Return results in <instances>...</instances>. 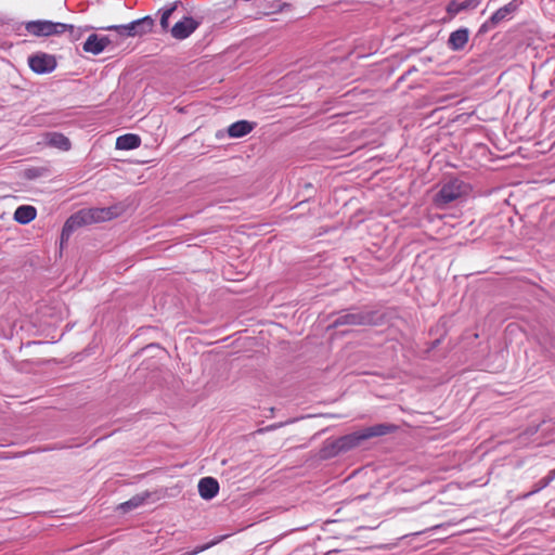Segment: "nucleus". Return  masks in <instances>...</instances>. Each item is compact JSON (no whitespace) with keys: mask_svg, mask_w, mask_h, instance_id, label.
I'll list each match as a JSON object with an SVG mask.
<instances>
[{"mask_svg":"<svg viewBox=\"0 0 555 555\" xmlns=\"http://www.w3.org/2000/svg\"><path fill=\"white\" fill-rule=\"evenodd\" d=\"M197 488L202 499L211 500L219 492V482L212 477H204L198 481Z\"/></svg>","mask_w":555,"mask_h":555,"instance_id":"11","label":"nucleus"},{"mask_svg":"<svg viewBox=\"0 0 555 555\" xmlns=\"http://www.w3.org/2000/svg\"><path fill=\"white\" fill-rule=\"evenodd\" d=\"M374 315L371 312L353 311L340 314L334 321V326L339 325H369L373 323Z\"/></svg>","mask_w":555,"mask_h":555,"instance_id":"7","label":"nucleus"},{"mask_svg":"<svg viewBox=\"0 0 555 555\" xmlns=\"http://www.w3.org/2000/svg\"><path fill=\"white\" fill-rule=\"evenodd\" d=\"M179 2H175L168 8L162 10L160 16V26L163 29H167L169 27V18L176 12Z\"/></svg>","mask_w":555,"mask_h":555,"instance_id":"20","label":"nucleus"},{"mask_svg":"<svg viewBox=\"0 0 555 555\" xmlns=\"http://www.w3.org/2000/svg\"><path fill=\"white\" fill-rule=\"evenodd\" d=\"M468 193V185L462 180L451 179L446 182L435 196L437 206L448 205Z\"/></svg>","mask_w":555,"mask_h":555,"instance_id":"3","label":"nucleus"},{"mask_svg":"<svg viewBox=\"0 0 555 555\" xmlns=\"http://www.w3.org/2000/svg\"><path fill=\"white\" fill-rule=\"evenodd\" d=\"M37 210L34 206L22 205L14 212V220L21 224H27L36 218Z\"/></svg>","mask_w":555,"mask_h":555,"instance_id":"14","label":"nucleus"},{"mask_svg":"<svg viewBox=\"0 0 555 555\" xmlns=\"http://www.w3.org/2000/svg\"><path fill=\"white\" fill-rule=\"evenodd\" d=\"M518 4L516 0L508 2L502 8L498 9L491 17L486 21L479 28V34L488 33L489 30L496 27L503 21L509 20L512 14L517 10Z\"/></svg>","mask_w":555,"mask_h":555,"instance_id":"6","label":"nucleus"},{"mask_svg":"<svg viewBox=\"0 0 555 555\" xmlns=\"http://www.w3.org/2000/svg\"><path fill=\"white\" fill-rule=\"evenodd\" d=\"M477 5H478V1L477 0H465V1H462V2H459L456 0H452L448 4V7H447V12L451 16H454V15L459 14L462 11L475 9V8H477Z\"/></svg>","mask_w":555,"mask_h":555,"instance_id":"16","label":"nucleus"},{"mask_svg":"<svg viewBox=\"0 0 555 555\" xmlns=\"http://www.w3.org/2000/svg\"><path fill=\"white\" fill-rule=\"evenodd\" d=\"M154 20L151 16H144L125 25H112L106 27L107 30H115L119 36L135 37L152 31Z\"/></svg>","mask_w":555,"mask_h":555,"instance_id":"4","label":"nucleus"},{"mask_svg":"<svg viewBox=\"0 0 555 555\" xmlns=\"http://www.w3.org/2000/svg\"><path fill=\"white\" fill-rule=\"evenodd\" d=\"M469 30L467 28H460L452 31L448 39V47L452 51H461L468 42Z\"/></svg>","mask_w":555,"mask_h":555,"instance_id":"12","label":"nucleus"},{"mask_svg":"<svg viewBox=\"0 0 555 555\" xmlns=\"http://www.w3.org/2000/svg\"><path fill=\"white\" fill-rule=\"evenodd\" d=\"M254 129V124L247 120H238L230 125L228 133L231 138H242Z\"/></svg>","mask_w":555,"mask_h":555,"instance_id":"15","label":"nucleus"},{"mask_svg":"<svg viewBox=\"0 0 555 555\" xmlns=\"http://www.w3.org/2000/svg\"><path fill=\"white\" fill-rule=\"evenodd\" d=\"M197 27L198 23L194 18L184 16L173 25L171 28V36L176 39L182 40L188 38Z\"/></svg>","mask_w":555,"mask_h":555,"instance_id":"9","label":"nucleus"},{"mask_svg":"<svg viewBox=\"0 0 555 555\" xmlns=\"http://www.w3.org/2000/svg\"><path fill=\"white\" fill-rule=\"evenodd\" d=\"M395 429L396 426L393 425L376 424L340 437L333 443V448L336 450V452H346L359 446L364 440L371 439L373 437L385 436L389 433H392Z\"/></svg>","mask_w":555,"mask_h":555,"instance_id":"2","label":"nucleus"},{"mask_svg":"<svg viewBox=\"0 0 555 555\" xmlns=\"http://www.w3.org/2000/svg\"><path fill=\"white\" fill-rule=\"evenodd\" d=\"M50 175V170L46 167H31L25 170V177L28 179H38Z\"/></svg>","mask_w":555,"mask_h":555,"instance_id":"21","label":"nucleus"},{"mask_svg":"<svg viewBox=\"0 0 555 555\" xmlns=\"http://www.w3.org/2000/svg\"><path fill=\"white\" fill-rule=\"evenodd\" d=\"M67 29L74 30L72 25L63 23H53L51 21H31L26 24V30L34 36H52L65 33Z\"/></svg>","mask_w":555,"mask_h":555,"instance_id":"5","label":"nucleus"},{"mask_svg":"<svg viewBox=\"0 0 555 555\" xmlns=\"http://www.w3.org/2000/svg\"><path fill=\"white\" fill-rule=\"evenodd\" d=\"M48 144L61 151H68L72 146L70 141L63 133L52 132L47 135Z\"/></svg>","mask_w":555,"mask_h":555,"instance_id":"17","label":"nucleus"},{"mask_svg":"<svg viewBox=\"0 0 555 555\" xmlns=\"http://www.w3.org/2000/svg\"><path fill=\"white\" fill-rule=\"evenodd\" d=\"M109 43L111 39L107 36L91 34L83 42L82 49L87 53L98 55L102 53Z\"/></svg>","mask_w":555,"mask_h":555,"instance_id":"10","label":"nucleus"},{"mask_svg":"<svg viewBox=\"0 0 555 555\" xmlns=\"http://www.w3.org/2000/svg\"><path fill=\"white\" fill-rule=\"evenodd\" d=\"M147 496H149L147 494L135 495V496L131 498L130 500H128L127 502L121 503L118 508L121 509L122 512L132 511V509L141 506Z\"/></svg>","mask_w":555,"mask_h":555,"instance_id":"19","label":"nucleus"},{"mask_svg":"<svg viewBox=\"0 0 555 555\" xmlns=\"http://www.w3.org/2000/svg\"><path fill=\"white\" fill-rule=\"evenodd\" d=\"M117 215L115 207L81 209L66 220L62 229V240H68L72 233L81 225L107 221Z\"/></svg>","mask_w":555,"mask_h":555,"instance_id":"1","label":"nucleus"},{"mask_svg":"<svg viewBox=\"0 0 555 555\" xmlns=\"http://www.w3.org/2000/svg\"><path fill=\"white\" fill-rule=\"evenodd\" d=\"M141 145V138L138 134L127 133L120 135L116 140V149L117 150H134Z\"/></svg>","mask_w":555,"mask_h":555,"instance_id":"13","label":"nucleus"},{"mask_svg":"<svg viewBox=\"0 0 555 555\" xmlns=\"http://www.w3.org/2000/svg\"><path fill=\"white\" fill-rule=\"evenodd\" d=\"M28 65L37 74H48L55 69L56 61L53 55L38 53L28 57Z\"/></svg>","mask_w":555,"mask_h":555,"instance_id":"8","label":"nucleus"},{"mask_svg":"<svg viewBox=\"0 0 555 555\" xmlns=\"http://www.w3.org/2000/svg\"><path fill=\"white\" fill-rule=\"evenodd\" d=\"M555 479V468L550 470L546 476L541 478L533 487V489L526 494V496H529L531 494L538 493L542 489L546 488L553 480Z\"/></svg>","mask_w":555,"mask_h":555,"instance_id":"18","label":"nucleus"}]
</instances>
